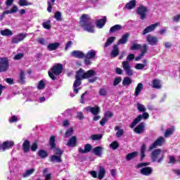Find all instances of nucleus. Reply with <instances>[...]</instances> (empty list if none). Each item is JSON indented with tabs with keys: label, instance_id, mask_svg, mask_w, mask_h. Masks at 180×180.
<instances>
[{
	"label": "nucleus",
	"instance_id": "1",
	"mask_svg": "<svg viewBox=\"0 0 180 180\" xmlns=\"http://www.w3.org/2000/svg\"><path fill=\"white\" fill-rule=\"evenodd\" d=\"M80 26L83 27L84 30L89 33H94V32H95L94 25H92V22L91 21V17H89L88 14H83L81 16Z\"/></svg>",
	"mask_w": 180,
	"mask_h": 180
},
{
	"label": "nucleus",
	"instance_id": "2",
	"mask_svg": "<svg viewBox=\"0 0 180 180\" xmlns=\"http://www.w3.org/2000/svg\"><path fill=\"white\" fill-rule=\"evenodd\" d=\"M63 64L57 63L56 65H53V68L49 71L48 74L51 79L53 81H56L58 75H60L63 72Z\"/></svg>",
	"mask_w": 180,
	"mask_h": 180
},
{
	"label": "nucleus",
	"instance_id": "3",
	"mask_svg": "<svg viewBox=\"0 0 180 180\" xmlns=\"http://www.w3.org/2000/svg\"><path fill=\"white\" fill-rule=\"evenodd\" d=\"M134 60V54L130 53L127 56V59L125 61L122 62V68L123 70L125 71V73L128 77H131L133 75V70H131V67L130 66L129 61H132Z\"/></svg>",
	"mask_w": 180,
	"mask_h": 180
},
{
	"label": "nucleus",
	"instance_id": "4",
	"mask_svg": "<svg viewBox=\"0 0 180 180\" xmlns=\"http://www.w3.org/2000/svg\"><path fill=\"white\" fill-rule=\"evenodd\" d=\"M150 158L152 162H162L165 155L162 153V150L161 149H155L150 154Z\"/></svg>",
	"mask_w": 180,
	"mask_h": 180
},
{
	"label": "nucleus",
	"instance_id": "5",
	"mask_svg": "<svg viewBox=\"0 0 180 180\" xmlns=\"http://www.w3.org/2000/svg\"><path fill=\"white\" fill-rule=\"evenodd\" d=\"M49 144L51 150L54 149L53 153L55 155H58L59 157H61V155H63L64 151L60 148H56V137L54 136H51L49 139Z\"/></svg>",
	"mask_w": 180,
	"mask_h": 180
},
{
	"label": "nucleus",
	"instance_id": "6",
	"mask_svg": "<svg viewBox=\"0 0 180 180\" xmlns=\"http://www.w3.org/2000/svg\"><path fill=\"white\" fill-rule=\"evenodd\" d=\"M148 13V8L147 7L141 5L136 9V13L140 16L141 20H144L147 18V13Z\"/></svg>",
	"mask_w": 180,
	"mask_h": 180
},
{
	"label": "nucleus",
	"instance_id": "7",
	"mask_svg": "<svg viewBox=\"0 0 180 180\" xmlns=\"http://www.w3.org/2000/svg\"><path fill=\"white\" fill-rule=\"evenodd\" d=\"M165 144V139L162 136H160L156 139V141L149 147L148 151H151L154 150V148H157L158 147H161V146H164Z\"/></svg>",
	"mask_w": 180,
	"mask_h": 180
},
{
	"label": "nucleus",
	"instance_id": "8",
	"mask_svg": "<svg viewBox=\"0 0 180 180\" xmlns=\"http://www.w3.org/2000/svg\"><path fill=\"white\" fill-rule=\"evenodd\" d=\"M148 117H150V115H148V112H146V111L143 112V115H138V117L131 123L130 126L131 129H133L136 126V124H137V123H140L142 119L147 120Z\"/></svg>",
	"mask_w": 180,
	"mask_h": 180
},
{
	"label": "nucleus",
	"instance_id": "9",
	"mask_svg": "<svg viewBox=\"0 0 180 180\" xmlns=\"http://www.w3.org/2000/svg\"><path fill=\"white\" fill-rule=\"evenodd\" d=\"M9 68V60L6 58H0V72H5Z\"/></svg>",
	"mask_w": 180,
	"mask_h": 180
},
{
	"label": "nucleus",
	"instance_id": "10",
	"mask_svg": "<svg viewBox=\"0 0 180 180\" xmlns=\"http://www.w3.org/2000/svg\"><path fill=\"white\" fill-rule=\"evenodd\" d=\"M26 36H27V34H25V33L18 34L16 36H14L12 37L11 43L13 44H18V43H20V41H23V40L26 39Z\"/></svg>",
	"mask_w": 180,
	"mask_h": 180
},
{
	"label": "nucleus",
	"instance_id": "11",
	"mask_svg": "<svg viewBox=\"0 0 180 180\" xmlns=\"http://www.w3.org/2000/svg\"><path fill=\"white\" fill-rule=\"evenodd\" d=\"M160 22H155V24H152V25L148 26L142 32V35L146 36V34H147L148 33H151V32H154V30H155V28L158 26H160Z\"/></svg>",
	"mask_w": 180,
	"mask_h": 180
},
{
	"label": "nucleus",
	"instance_id": "12",
	"mask_svg": "<svg viewBox=\"0 0 180 180\" xmlns=\"http://www.w3.org/2000/svg\"><path fill=\"white\" fill-rule=\"evenodd\" d=\"M146 41L150 46H157V44H158V38L155 36L148 34L146 36Z\"/></svg>",
	"mask_w": 180,
	"mask_h": 180
},
{
	"label": "nucleus",
	"instance_id": "13",
	"mask_svg": "<svg viewBox=\"0 0 180 180\" xmlns=\"http://www.w3.org/2000/svg\"><path fill=\"white\" fill-rule=\"evenodd\" d=\"M84 110L86 112H91V113L94 116L99 115L101 112V108H99L98 105H95L94 107L88 106L84 108Z\"/></svg>",
	"mask_w": 180,
	"mask_h": 180
},
{
	"label": "nucleus",
	"instance_id": "14",
	"mask_svg": "<svg viewBox=\"0 0 180 180\" xmlns=\"http://www.w3.org/2000/svg\"><path fill=\"white\" fill-rule=\"evenodd\" d=\"M120 53V49H119V45L117 44L113 45L112 49L110 52L111 58H115V57H117Z\"/></svg>",
	"mask_w": 180,
	"mask_h": 180
},
{
	"label": "nucleus",
	"instance_id": "15",
	"mask_svg": "<svg viewBox=\"0 0 180 180\" xmlns=\"http://www.w3.org/2000/svg\"><path fill=\"white\" fill-rule=\"evenodd\" d=\"M141 175H144L145 176H148L153 174V167H143L141 169Z\"/></svg>",
	"mask_w": 180,
	"mask_h": 180
},
{
	"label": "nucleus",
	"instance_id": "16",
	"mask_svg": "<svg viewBox=\"0 0 180 180\" xmlns=\"http://www.w3.org/2000/svg\"><path fill=\"white\" fill-rule=\"evenodd\" d=\"M81 81V79L75 78V81L73 83V91L75 92V94H78L79 89H81V88H78V86H79V85L82 84V82Z\"/></svg>",
	"mask_w": 180,
	"mask_h": 180
},
{
	"label": "nucleus",
	"instance_id": "17",
	"mask_svg": "<svg viewBox=\"0 0 180 180\" xmlns=\"http://www.w3.org/2000/svg\"><path fill=\"white\" fill-rule=\"evenodd\" d=\"M105 25H106V16H104L102 19H99L96 21V26L98 29H102Z\"/></svg>",
	"mask_w": 180,
	"mask_h": 180
},
{
	"label": "nucleus",
	"instance_id": "18",
	"mask_svg": "<svg viewBox=\"0 0 180 180\" xmlns=\"http://www.w3.org/2000/svg\"><path fill=\"white\" fill-rule=\"evenodd\" d=\"M60 46H61V44H60V42L50 43L47 46V50H49V51H54L55 50H57V49H58Z\"/></svg>",
	"mask_w": 180,
	"mask_h": 180
},
{
	"label": "nucleus",
	"instance_id": "19",
	"mask_svg": "<svg viewBox=\"0 0 180 180\" xmlns=\"http://www.w3.org/2000/svg\"><path fill=\"white\" fill-rule=\"evenodd\" d=\"M77 136H72L68 141V142L67 143L66 146H68V147H77Z\"/></svg>",
	"mask_w": 180,
	"mask_h": 180
},
{
	"label": "nucleus",
	"instance_id": "20",
	"mask_svg": "<svg viewBox=\"0 0 180 180\" xmlns=\"http://www.w3.org/2000/svg\"><path fill=\"white\" fill-rule=\"evenodd\" d=\"M71 56L75 57V58H85V54L81 51H73L71 53Z\"/></svg>",
	"mask_w": 180,
	"mask_h": 180
},
{
	"label": "nucleus",
	"instance_id": "21",
	"mask_svg": "<svg viewBox=\"0 0 180 180\" xmlns=\"http://www.w3.org/2000/svg\"><path fill=\"white\" fill-rule=\"evenodd\" d=\"M129 36H130V34L129 32L124 34L122 35V39H120L118 41L117 45L119 46L120 44H126L127 43V41L129 40Z\"/></svg>",
	"mask_w": 180,
	"mask_h": 180
},
{
	"label": "nucleus",
	"instance_id": "22",
	"mask_svg": "<svg viewBox=\"0 0 180 180\" xmlns=\"http://www.w3.org/2000/svg\"><path fill=\"white\" fill-rule=\"evenodd\" d=\"M144 127H146V124L141 122L134 130L137 134H141L144 131Z\"/></svg>",
	"mask_w": 180,
	"mask_h": 180
},
{
	"label": "nucleus",
	"instance_id": "23",
	"mask_svg": "<svg viewBox=\"0 0 180 180\" xmlns=\"http://www.w3.org/2000/svg\"><path fill=\"white\" fill-rule=\"evenodd\" d=\"M14 144L15 143L13 141H5L1 146V148L3 151H5V150H8V148H11V147H13Z\"/></svg>",
	"mask_w": 180,
	"mask_h": 180
},
{
	"label": "nucleus",
	"instance_id": "24",
	"mask_svg": "<svg viewBox=\"0 0 180 180\" xmlns=\"http://www.w3.org/2000/svg\"><path fill=\"white\" fill-rule=\"evenodd\" d=\"M22 150L24 153H29L30 151V141L26 139L22 143Z\"/></svg>",
	"mask_w": 180,
	"mask_h": 180
},
{
	"label": "nucleus",
	"instance_id": "25",
	"mask_svg": "<svg viewBox=\"0 0 180 180\" xmlns=\"http://www.w3.org/2000/svg\"><path fill=\"white\" fill-rule=\"evenodd\" d=\"M102 151H103V147L102 146H96L93 150V153L97 157H102Z\"/></svg>",
	"mask_w": 180,
	"mask_h": 180
},
{
	"label": "nucleus",
	"instance_id": "26",
	"mask_svg": "<svg viewBox=\"0 0 180 180\" xmlns=\"http://www.w3.org/2000/svg\"><path fill=\"white\" fill-rule=\"evenodd\" d=\"M143 88H144V84H143V83H139L135 89V92H134L135 96H138L139 95H140Z\"/></svg>",
	"mask_w": 180,
	"mask_h": 180
},
{
	"label": "nucleus",
	"instance_id": "27",
	"mask_svg": "<svg viewBox=\"0 0 180 180\" xmlns=\"http://www.w3.org/2000/svg\"><path fill=\"white\" fill-rule=\"evenodd\" d=\"M75 78H77L78 79H85V72L82 68H80L77 72Z\"/></svg>",
	"mask_w": 180,
	"mask_h": 180
},
{
	"label": "nucleus",
	"instance_id": "28",
	"mask_svg": "<svg viewBox=\"0 0 180 180\" xmlns=\"http://www.w3.org/2000/svg\"><path fill=\"white\" fill-rule=\"evenodd\" d=\"M137 4V1L136 0H131L129 3H127L125 5V7L127 9H129V11H131V9H134L136 8V4Z\"/></svg>",
	"mask_w": 180,
	"mask_h": 180
},
{
	"label": "nucleus",
	"instance_id": "29",
	"mask_svg": "<svg viewBox=\"0 0 180 180\" xmlns=\"http://www.w3.org/2000/svg\"><path fill=\"white\" fill-rule=\"evenodd\" d=\"M96 75V72L94 70H89V71L84 72V79H88V78H92Z\"/></svg>",
	"mask_w": 180,
	"mask_h": 180
},
{
	"label": "nucleus",
	"instance_id": "30",
	"mask_svg": "<svg viewBox=\"0 0 180 180\" xmlns=\"http://www.w3.org/2000/svg\"><path fill=\"white\" fill-rule=\"evenodd\" d=\"M138 156H139V152L137 151L128 153L126 156V160L130 161L131 160H134V158H136Z\"/></svg>",
	"mask_w": 180,
	"mask_h": 180
},
{
	"label": "nucleus",
	"instance_id": "31",
	"mask_svg": "<svg viewBox=\"0 0 180 180\" xmlns=\"http://www.w3.org/2000/svg\"><path fill=\"white\" fill-rule=\"evenodd\" d=\"M148 62L147 61L146 59L143 60V63H137L135 65L136 70H143L145 67H148Z\"/></svg>",
	"mask_w": 180,
	"mask_h": 180
},
{
	"label": "nucleus",
	"instance_id": "32",
	"mask_svg": "<svg viewBox=\"0 0 180 180\" xmlns=\"http://www.w3.org/2000/svg\"><path fill=\"white\" fill-rule=\"evenodd\" d=\"M85 57H87V58H90L91 60H94L96 58V51L91 49L87 52Z\"/></svg>",
	"mask_w": 180,
	"mask_h": 180
},
{
	"label": "nucleus",
	"instance_id": "33",
	"mask_svg": "<svg viewBox=\"0 0 180 180\" xmlns=\"http://www.w3.org/2000/svg\"><path fill=\"white\" fill-rule=\"evenodd\" d=\"M114 129L115 130V131H117L115 134V136H116V137H117V139H120V137H122V136H123V134H124V130L122 129H120V127H119V126H116Z\"/></svg>",
	"mask_w": 180,
	"mask_h": 180
},
{
	"label": "nucleus",
	"instance_id": "34",
	"mask_svg": "<svg viewBox=\"0 0 180 180\" xmlns=\"http://www.w3.org/2000/svg\"><path fill=\"white\" fill-rule=\"evenodd\" d=\"M153 88H155V89H161V81L158 79H153Z\"/></svg>",
	"mask_w": 180,
	"mask_h": 180
},
{
	"label": "nucleus",
	"instance_id": "35",
	"mask_svg": "<svg viewBox=\"0 0 180 180\" xmlns=\"http://www.w3.org/2000/svg\"><path fill=\"white\" fill-rule=\"evenodd\" d=\"M51 162L60 163L63 162V160H61V156L53 155L51 156Z\"/></svg>",
	"mask_w": 180,
	"mask_h": 180
},
{
	"label": "nucleus",
	"instance_id": "36",
	"mask_svg": "<svg viewBox=\"0 0 180 180\" xmlns=\"http://www.w3.org/2000/svg\"><path fill=\"white\" fill-rule=\"evenodd\" d=\"M147 147L146 146V144H143L141 146L140 151H141V161H143L144 160V158L146 157V150Z\"/></svg>",
	"mask_w": 180,
	"mask_h": 180
},
{
	"label": "nucleus",
	"instance_id": "37",
	"mask_svg": "<svg viewBox=\"0 0 180 180\" xmlns=\"http://www.w3.org/2000/svg\"><path fill=\"white\" fill-rule=\"evenodd\" d=\"M131 78L129 77H126L123 79L122 81V85L124 86H129V85H131Z\"/></svg>",
	"mask_w": 180,
	"mask_h": 180
},
{
	"label": "nucleus",
	"instance_id": "38",
	"mask_svg": "<svg viewBox=\"0 0 180 180\" xmlns=\"http://www.w3.org/2000/svg\"><path fill=\"white\" fill-rule=\"evenodd\" d=\"M105 174H106V170L103 167H99L98 172V179H103L105 177Z\"/></svg>",
	"mask_w": 180,
	"mask_h": 180
},
{
	"label": "nucleus",
	"instance_id": "39",
	"mask_svg": "<svg viewBox=\"0 0 180 180\" xmlns=\"http://www.w3.org/2000/svg\"><path fill=\"white\" fill-rule=\"evenodd\" d=\"M0 33H1V36H7V37L12 36L13 34V32L9 29L1 30Z\"/></svg>",
	"mask_w": 180,
	"mask_h": 180
},
{
	"label": "nucleus",
	"instance_id": "40",
	"mask_svg": "<svg viewBox=\"0 0 180 180\" xmlns=\"http://www.w3.org/2000/svg\"><path fill=\"white\" fill-rule=\"evenodd\" d=\"M122 25H115L110 27V33H115V32H118V30H121Z\"/></svg>",
	"mask_w": 180,
	"mask_h": 180
},
{
	"label": "nucleus",
	"instance_id": "41",
	"mask_svg": "<svg viewBox=\"0 0 180 180\" xmlns=\"http://www.w3.org/2000/svg\"><path fill=\"white\" fill-rule=\"evenodd\" d=\"M115 40H116V37H109L107 39V41H106V42H105V44L104 45V47H109V46L110 44H112V43H113V41H115Z\"/></svg>",
	"mask_w": 180,
	"mask_h": 180
},
{
	"label": "nucleus",
	"instance_id": "42",
	"mask_svg": "<svg viewBox=\"0 0 180 180\" xmlns=\"http://www.w3.org/2000/svg\"><path fill=\"white\" fill-rule=\"evenodd\" d=\"M34 171H35L34 168L27 169V171H25V173L22 174L23 178H27V176H30V175H32V174H33Z\"/></svg>",
	"mask_w": 180,
	"mask_h": 180
},
{
	"label": "nucleus",
	"instance_id": "43",
	"mask_svg": "<svg viewBox=\"0 0 180 180\" xmlns=\"http://www.w3.org/2000/svg\"><path fill=\"white\" fill-rule=\"evenodd\" d=\"M103 137L102 134H93L91 136L90 139L91 140H92L93 141H98L99 140H101Z\"/></svg>",
	"mask_w": 180,
	"mask_h": 180
},
{
	"label": "nucleus",
	"instance_id": "44",
	"mask_svg": "<svg viewBox=\"0 0 180 180\" xmlns=\"http://www.w3.org/2000/svg\"><path fill=\"white\" fill-rule=\"evenodd\" d=\"M38 155L40 157V158L44 159L49 154L47 153V151L44 150H40L38 151Z\"/></svg>",
	"mask_w": 180,
	"mask_h": 180
},
{
	"label": "nucleus",
	"instance_id": "45",
	"mask_svg": "<svg viewBox=\"0 0 180 180\" xmlns=\"http://www.w3.org/2000/svg\"><path fill=\"white\" fill-rule=\"evenodd\" d=\"M136 108L139 112H146V110H147V108H146V106H144V105L140 103H136Z\"/></svg>",
	"mask_w": 180,
	"mask_h": 180
},
{
	"label": "nucleus",
	"instance_id": "46",
	"mask_svg": "<svg viewBox=\"0 0 180 180\" xmlns=\"http://www.w3.org/2000/svg\"><path fill=\"white\" fill-rule=\"evenodd\" d=\"M25 72L21 71V72H20L18 82H19L20 84H25Z\"/></svg>",
	"mask_w": 180,
	"mask_h": 180
},
{
	"label": "nucleus",
	"instance_id": "47",
	"mask_svg": "<svg viewBox=\"0 0 180 180\" xmlns=\"http://www.w3.org/2000/svg\"><path fill=\"white\" fill-rule=\"evenodd\" d=\"M18 5H20V6H27L32 5V3L27 1V0H19Z\"/></svg>",
	"mask_w": 180,
	"mask_h": 180
},
{
	"label": "nucleus",
	"instance_id": "48",
	"mask_svg": "<svg viewBox=\"0 0 180 180\" xmlns=\"http://www.w3.org/2000/svg\"><path fill=\"white\" fill-rule=\"evenodd\" d=\"M42 26L44 29H46L47 30H50L51 29V21L47 20L46 22H44L42 24Z\"/></svg>",
	"mask_w": 180,
	"mask_h": 180
},
{
	"label": "nucleus",
	"instance_id": "49",
	"mask_svg": "<svg viewBox=\"0 0 180 180\" xmlns=\"http://www.w3.org/2000/svg\"><path fill=\"white\" fill-rule=\"evenodd\" d=\"M51 1H48V8L47 11L49 13L52 12L53 9V5H54V2H56V0H51Z\"/></svg>",
	"mask_w": 180,
	"mask_h": 180
},
{
	"label": "nucleus",
	"instance_id": "50",
	"mask_svg": "<svg viewBox=\"0 0 180 180\" xmlns=\"http://www.w3.org/2000/svg\"><path fill=\"white\" fill-rule=\"evenodd\" d=\"M147 51H148V46L144 44L141 49V54H142L143 56H145Z\"/></svg>",
	"mask_w": 180,
	"mask_h": 180
},
{
	"label": "nucleus",
	"instance_id": "51",
	"mask_svg": "<svg viewBox=\"0 0 180 180\" xmlns=\"http://www.w3.org/2000/svg\"><path fill=\"white\" fill-rule=\"evenodd\" d=\"M54 18L58 22H61V20H63V18H61V12L56 11L55 13Z\"/></svg>",
	"mask_w": 180,
	"mask_h": 180
},
{
	"label": "nucleus",
	"instance_id": "52",
	"mask_svg": "<svg viewBox=\"0 0 180 180\" xmlns=\"http://www.w3.org/2000/svg\"><path fill=\"white\" fill-rule=\"evenodd\" d=\"M37 88L39 90L44 89V88H46V83H44V80H41L37 84Z\"/></svg>",
	"mask_w": 180,
	"mask_h": 180
},
{
	"label": "nucleus",
	"instance_id": "53",
	"mask_svg": "<svg viewBox=\"0 0 180 180\" xmlns=\"http://www.w3.org/2000/svg\"><path fill=\"white\" fill-rule=\"evenodd\" d=\"M110 148L112 150H117V148H119V143H117L116 141H113L110 144Z\"/></svg>",
	"mask_w": 180,
	"mask_h": 180
},
{
	"label": "nucleus",
	"instance_id": "54",
	"mask_svg": "<svg viewBox=\"0 0 180 180\" xmlns=\"http://www.w3.org/2000/svg\"><path fill=\"white\" fill-rule=\"evenodd\" d=\"M73 132L74 129H72V127L69 128L65 134V137H71V136H72Z\"/></svg>",
	"mask_w": 180,
	"mask_h": 180
},
{
	"label": "nucleus",
	"instance_id": "55",
	"mask_svg": "<svg viewBox=\"0 0 180 180\" xmlns=\"http://www.w3.org/2000/svg\"><path fill=\"white\" fill-rule=\"evenodd\" d=\"M174 133V127L167 129L165 133V137H169Z\"/></svg>",
	"mask_w": 180,
	"mask_h": 180
},
{
	"label": "nucleus",
	"instance_id": "56",
	"mask_svg": "<svg viewBox=\"0 0 180 180\" xmlns=\"http://www.w3.org/2000/svg\"><path fill=\"white\" fill-rule=\"evenodd\" d=\"M141 49V45L139 44H134L133 46L130 47V50H140Z\"/></svg>",
	"mask_w": 180,
	"mask_h": 180
},
{
	"label": "nucleus",
	"instance_id": "57",
	"mask_svg": "<svg viewBox=\"0 0 180 180\" xmlns=\"http://www.w3.org/2000/svg\"><path fill=\"white\" fill-rule=\"evenodd\" d=\"M122 82V77H116L113 82V86H116Z\"/></svg>",
	"mask_w": 180,
	"mask_h": 180
},
{
	"label": "nucleus",
	"instance_id": "58",
	"mask_svg": "<svg viewBox=\"0 0 180 180\" xmlns=\"http://www.w3.org/2000/svg\"><path fill=\"white\" fill-rule=\"evenodd\" d=\"M92 150V145L87 143L84 145V150L86 153H89Z\"/></svg>",
	"mask_w": 180,
	"mask_h": 180
},
{
	"label": "nucleus",
	"instance_id": "59",
	"mask_svg": "<svg viewBox=\"0 0 180 180\" xmlns=\"http://www.w3.org/2000/svg\"><path fill=\"white\" fill-rule=\"evenodd\" d=\"M98 94L101 96H106L108 95V91L105 89H100Z\"/></svg>",
	"mask_w": 180,
	"mask_h": 180
},
{
	"label": "nucleus",
	"instance_id": "60",
	"mask_svg": "<svg viewBox=\"0 0 180 180\" xmlns=\"http://www.w3.org/2000/svg\"><path fill=\"white\" fill-rule=\"evenodd\" d=\"M168 158L169 160V161L168 162V164H175V162H176V160H175V157L172 155H169Z\"/></svg>",
	"mask_w": 180,
	"mask_h": 180
},
{
	"label": "nucleus",
	"instance_id": "61",
	"mask_svg": "<svg viewBox=\"0 0 180 180\" xmlns=\"http://www.w3.org/2000/svg\"><path fill=\"white\" fill-rule=\"evenodd\" d=\"M113 117V112H112L110 111H107L104 114V117H105V119H108V117Z\"/></svg>",
	"mask_w": 180,
	"mask_h": 180
},
{
	"label": "nucleus",
	"instance_id": "62",
	"mask_svg": "<svg viewBox=\"0 0 180 180\" xmlns=\"http://www.w3.org/2000/svg\"><path fill=\"white\" fill-rule=\"evenodd\" d=\"M37 148H39V146L37 145V143H32V146H31V150L32 151H36V150H37Z\"/></svg>",
	"mask_w": 180,
	"mask_h": 180
},
{
	"label": "nucleus",
	"instance_id": "63",
	"mask_svg": "<svg viewBox=\"0 0 180 180\" xmlns=\"http://www.w3.org/2000/svg\"><path fill=\"white\" fill-rule=\"evenodd\" d=\"M108 118L103 117L102 120L100 121L101 126H104L105 124H106V122H108Z\"/></svg>",
	"mask_w": 180,
	"mask_h": 180
},
{
	"label": "nucleus",
	"instance_id": "64",
	"mask_svg": "<svg viewBox=\"0 0 180 180\" xmlns=\"http://www.w3.org/2000/svg\"><path fill=\"white\" fill-rule=\"evenodd\" d=\"M23 53H18L14 56V60H20V58H23Z\"/></svg>",
	"mask_w": 180,
	"mask_h": 180
}]
</instances>
